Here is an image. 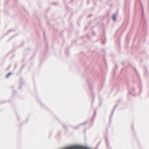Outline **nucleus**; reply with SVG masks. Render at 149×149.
<instances>
[{
  "label": "nucleus",
  "instance_id": "1",
  "mask_svg": "<svg viewBox=\"0 0 149 149\" xmlns=\"http://www.w3.org/2000/svg\"><path fill=\"white\" fill-rule=\"evenodd\" d=\"M113 19L114 21H115L116 20V16L115 15H114L113 16Z\"/></svg>",
  "mask_w": 149,
  "mask_h": 149
},
{
  "label": "nucleus",
  "instance_id": "2",
  "mask_svg": "<svg viewBox=\"0 0 149 149\" xmlns=\"http://www.w3.org/2000/svg\"><path fill=\"white\" fill-rule=\"evenodd\" d=\"M11 74V73H8L6 76V77H8Z\"/></svg>",
  "mask_w": 149,
  "mask_h": 149
}]
</instances>
